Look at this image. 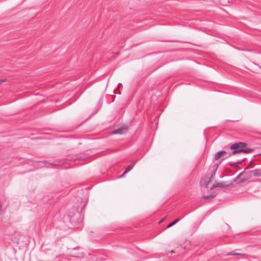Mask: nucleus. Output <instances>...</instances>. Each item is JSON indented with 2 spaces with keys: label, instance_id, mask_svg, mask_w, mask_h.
<instances>
[{
  "label": "nucleus",
  "instance_id": "6",
  "mask_svg": "<svg viewBox=\"0 0 261 261\" xmlns=\"http://www.w3.org/2000/svg\"><path fill=\"white\" fill-rule=\"evenodd\" d=\"M136 164V162L134 161L131 164H129L126 166V167L124 171L123 172V174L119 176L118 178H121L122 177H124L126 173H127L128 172H129L134 167L135 164Z\"/></svg>",
  "mask_w": 261,
  "mask_h": 261
},
{
  "label": "nucleus",
  "instance_id": "4",
  "mask_svg": "<svg viewBox=\"0 0 261 261\" xmlns=\"http://www.w3.org/2000/svg\"><path fill=\"white\" fill-rule=\"evenodd\" d=\"M127 129V127L126 125H123L121 127L114 130L112 132V135H116V134H119V135H123L125 134L126 131Z\"/></svg>",
  "mask_w": 261,
  "mask_h": 261
},
{
  "label": "nucleus",
  "instance_id": "1",
  "mask_svg": "<svg viewBox=\"0 0 261 261\" xmlns=\"http://www.w3.org/2000/svg\"><path fill=\"white\" fill-rule=\"evenodd\" d=\"M83 156L81 155L77 156H74L72 157H69L65 159H56L54 160H49L48 161L43 160L39 161L38 163L40 164V167L49 168L51 166H60L65 163H67L68 161H75L76 160H82Z\"/></svg>",
  "mask_w": 261,
  "mask_h": 261
},
{
  "label": "nucleus",
  "instance_id": "15",
  "mask_svg": "<svg viewBox=\"0 0 261 261\" xmlns=\"http://www.w3.org/2000/svg\"><path fill=\"white\" fill-rule=\"evenodd\" d=\"M5 81H6V79H0V84L4 83Z\"/></svg>",
  "mask_w": 261,
  "mask_h": 261
},
{
  "label": "nucleus",
  "instance_id": "12",
  "mask_svg": "<svg viewBox=\"0 0 261 261\" xmlns=\"http://www.w3.org/2000/svg\"><path fill=\"white\" fill-rule=\"evenodd\" d=\"M222 152H220V151L218 152H217L215 154L214 160H218L220 158H222Z\"/></svg>",
  "mask_w": 261,
  "mask_h": 261
},
{
  "label": "nucleus",
  "instance_id": "9",
  "mask_svg": "<svg viewBox=\"0 0 261 261\" xmlns=\"http://www.w3.org/2000/svg\"><path fill=\"white\" fill-rule=\"evenodd\" d=\"M210 179H203L201 181V184L205 188H208V184L210 181Z\"/></svg>",
  "mask_w": 261,
  "mask_h": 261
},
{
  "label": "nucleus",
  "instance_id": "5",
  "mask_svg": "<svg viewBox=\"0 0 261 261\" xmlns=\"http://www.w3.org/2000/svg\"><path fill=\"white\" fill-rule=\"evenodd\" d=\"M229 186V185L226 184V182L225 181H221V182H218L216 181L215 184L213 185L212 187H210L209 188L211 190H212L215 188H227Z\"/></svg>",
  "mask_w": 261,
  "mask_h": 261
},
{
  "label": "nucleus",
  "instance_id": "2",
  "mask_svg": "<svg viewBox=\"0 0 261 261\" xmlns=\"http://www.w3.org/2000/svg\"><path fill=\"white\" fill-rule=\"evenodd\" d=\"M81 193H79L77 194L78 198H77V202H79V204H76V205L74 206L76 208V212L73 213V214L71 212H69L68 214V217H69V220L71 223H75L78 222L79 221L76 220L74 219V217H78L81 216V213L82 211V210L86 206V203L85 200H83L82 198L80 196Z\"/></svg>",
  "mask_w": 261,
  "mask_h": 261
},
{
  "label": "nucleus",
  "instance_id": "10",
  "mask_svg": "<svg viewBox=\"0 0 261 261\" xmlns=\"http://www.w3.org/2000/svg\"><path fill=\"white\" fill-rule=\"evenodd\" d=\"M255 176H261V170L255 169L250 172Z\"/></svg>",
  "mask_w": 261,
  "mask_h": 261
},
{
  "label": "nucleus",
  "instance_id": "13",
  "mask_svg": "<svg viewBox=\"0 0 261 261\" xmlns=\"http://www.w3.org/2000/svg\"><path fill=\"white\" fill-rule=\"evenodd\" d=\"M242 255L241 253H234L233 252H228L227 253H226L225 254V255L226 256H229V255Z\"/></svg>",
  "mask_w": 261,
  "mask_h": 261
},
{
  "label": "nucleus",
  "instance_id": "11",
  "mask_svg": "<svg viewBox=\"0 0 261 261\" xmlns=\"http://www.w3.org/2000/svg\"><path fill=\"white\" fill-rule=\"evenodd\" d=\"M179 220H180V219H179V218L176 219L175 220H174V221H172L169 224H168V225L167 226V228H169V227L173 226L176 223H177Z\"/></svg>",
  "mask_w": 261,
  "mask_h": 261
},
{
  "label": "nucleus",
  "instance_id": "14",
  "mask_svg": "<svg viewBox=\"0 0 261 261\" xmlns=\"http://www.w3.org/2000/svg\"><path fill=\"white\" fill-rule=\"evenodd\" d=\"M242 162V161H238V162H234V163L230 165L231 166H233L234 164H241Z\"/></svg>",
  "mask_w": 261,
  "mask_h": 261
},
{
  "label": "nucleus",
  "instance_id": "17",
  "mask_svg": "<svg viewBox=\"0 0 261 261\" xmlns=\"http://www.w3.org/2000/svg\"><path fill=\"white\" fill-rule=\"evenodd\" d=\"M120 84H121L120 83H119V84H118V86H120Z\"/></svg>",
  "mask_w": 261,
  "mask_h": 261
},
{
  "label": "nucleus",
  "instance_id": "16",
  "mask_svg": "<svg viewBox=\"0 0 261 261\" xmlns=\"http://www.w3.org/2000/svg\"><path fill=\"white\" fill-rule=\"evenodd\" d=\"M2 211V207L0 206V213H1Z\"/></svg>",
  "mask_w": 261,
  "mask_h": 261
},
{
  "label": "nucleus",
  "instance_id": "3",
  "mask_svg": "<svg viewBox=\"0 0 261 261\" xmlns=\"http://www.w3.org/2000/svg\"><path fill=\"white\" fill-rule=\"evenodd\" d=\"M246 143L241 142L233 143L230 147V149L231 150V153L233 155L242 152L245 153L251 152L252 149L246 147Z\"/></svg>",
  "mask_w": 261,
  "mask_h": 261
},
{
  "label": "nucleus",
  "instance_id": "8",
  "mask_svg": "<svg viewBox=\"0 0 261 261\" xmlns=\"http://www.w3.org/2000/svg\"><path fill=\"white\" fill-rule=\"evenodd\" d=\"M220 152H222V158H223V160H224L227 158H228L232 155L231 153V151H226L225 150H222V151H220Z\"/></svg>",
  "mask_w": 261,
  "mask_h": 261
},
{
  "label": "nucleus",
  "instance_id": "7",
  "mask_svg": "<svg viewBox=\"0 0 261 261\" xmlns=\"http://www.w3.org/2000/svg\"><path fill=\"white\" fill-rule=\"evenodd\" d=\"M217 194L213 193L211 194H208L202 197V199L206 200H209L214 198L216 196Z\"/></svg>",
  "mask_w": 261,
  "mask_h": 261
}]
</instances>
